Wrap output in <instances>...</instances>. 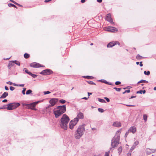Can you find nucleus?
I'll return each instance as SVG.
<instances>
[{
    "instance_id": "f257e3e1",
    "label": "nucleus",
    "mask_w": 156,
    "mask_h": 156,
    "mask_svg": "<svg viewBox=\"0 0 156 156\" xmlns=\"http://www.w3.org/2000/svg\"><path fill=\"white\" fill-rule=\"evenodd\" d=\"M69 120V117L66 114H64L59 122V124L61 128L64 130H67V124Z\"/></svg>"
},
{
    "instance_id": "f03ea898",
    "label": "nucleus",
    "mask_w": 156,
    "mask_h": 156,
    "mask_svg": "<svg viewBox=\"0 0 156 156\" xmlns=\"http://www.w3.org/2000/svg\"><path fill=\"white\" fill-rule=\"evenodd\" d=\"M85 125H80L75 132V138L77 139H80L83 135L85 132Z\"/></svg>"
},
{
    "instance_id": "7ed1b4c3",
    "label": "nucleus",
    "mask_w": 156,
    "mask_h": 156,
    "mask_svg": "<svg viewBox=\"0 0 156 156\" xmlns=\"http://www.w3.org/2000/svg\"><path fill=\"white\" fill-rule=\"evenodd\" d=\"M121 132V129L118 130L116 133L115 136L112 139L111 146L112 148H115L119 144Z\"/></svg>"
},
{
    "instance_id": "20e7f679",
    "label": "nucleus",
    "mask_w": 156,
    "mask_h": 156,
    "mask_svg": "<svg viewBox=\"0 0 156 156\" xmlns=\"http://www.w3.org/2000/svg\"><path fill=\"white\" fill-rule=\"evenodd\" d=\"M20 105V104L18 103H10L7 105L6 109L8 110H13Z\"/></svg>"
},
{
    "instance_id": "39448f33",
    "label": "nucleus",
    "mask_w": 156,
    "mask_h": 156,
    "mask_svg": "<svg viewBox=\"0 0 156 156\" xmlns=\"http://www.w3.org/2000/svg\"><path fill=\"white\" fill-rule=\"evenodd\" d=\"M55 109L58 111L59 112H60L62 113L63 114L66 111V106L64 105L62 106H58Z\"/></svg>"
},
{
    "instance_id": "423d86ee",
    "label": "nucleus",
    "mask_w": 156,
    "mask_h": 156,
    "mask_svg": "<svg viewBox=\"0 0 156 156\" xmlns=\"http://www.w3.org/2000/svg\"><path fill=\"white\" fill-rule=\"evenodd\" d=\"M52 71L51 69H47L43 70L40 73V74L44 75H47L51 74L52 73Z\"/></svg>"
},
{
    "instance_id": "0eeeda50",
    "label": "nucleus",
    "mask_w": 156,
    "mask_h": 156,
    "mask_svg": "<svg viewBox=\"0 0 156 156\" xmlns=\"http://www.w3.org/2000/svg\"><path fill=\"white\" fill-rule=\"evenodd\" d=\"M30 66L33 68H39L40 67H44V66L41 65L38 63L35 62H33L30 64Z\"/></svg>"
},
{
    "instance_id": "6e6552de",
    "label": "nucleus",
    "mask_w": 156,
    "mask_h": 156,
    "mask_svg": "<svg viewBox=\"0 0 156 156\" xmlns=\"http://www.w3.org/2000/svg\"><path fill=\"white\" fill-rule=\"evenodd\" d=\"M116 44L119 45L120 43L118 41H117L111 42L108 44L107 47L108 48H111Z\"/></svg>"
},
{
    "instance_id": "1a4fd4ad",
    "label": "nucleus",
    "mask_w": 156,
    "mask_h": 156,
    "mask_svg": "<svg viewBox=\"0 0 156 156\" xmlns=\"http://www.w3.org/2000/svg\"><path fill=\"white\" fill-rule=\"evenodd\" d=\"M107 31L112 32H115L118 31V30L116 28L112 27H108L106 30Z\"/></svg>"
},
{
    "instance_id": "9d476101",
    "label": "nucleus",
    "mask_w": 156,
    "mask_h": 156,
    "mask_svg": "<svg viewBox=\"0 0 156 156\" xmlns=\"http://www.w3.org/2000/svg\"><path fill=\"white\" fill-rule=\"evenodd\" d=\"M58 99L57 98H52L49 101V103L51 104L49 105V106H54L58 101Z\"/></svg>"
},
{
    "instance_id": "9b49d317",
    "label": "nucleus",
    "mask_w": 156,
    "mask_h": 156,
    "mask_svg": "<svg viewBox=\"0 0 156 156\" xmlns=\"http://www.w3.org/2000/svg\"><path fill=\"white\" fill-rule=\"evenodd\" d=\"M53 113L55 117L56 118H58V117L60 116L61 115L63 114L62 113L60 112H59L55 108L54 109Z\"/></svg>"
},
{
    "instance_id": "f8f14e48",
    "label": "nucleus",
    "mask_w": 156,
    "mask_h": 156,
    "mask_svg": "<svg viewBox=\"0 0 156 156\" xmlns=\"http://www.w3.org/2000/svg\"><path fill=\"white\" fill-rule=\"evenodd\" d=\"M34 103H32L30 104H28V107H25L27 108L31 109L32 110H36V109L35 108V105Z\"/></svg>"
},
{
    "instance_id": "ddd939ff",
    "label": "nucleus",
    "mask_w": 156,
    "mask_h": 156,
    "mask_svg": "<svg viewBox=\"0 0 156 156\" xmlns=\"http://www.w3.org/2000/svg\"><path fill=\"white\" fill-rule=\"evenodd\" d=\"M106 20L107 21H108L111 23H113L112 21V19L111 17V15L110 13L108 14L107 15L106 17Z\"/></svg>"
},
{
    "instance_id": "4468645a",
    "label": "nucleus",
    "mask_w": 156,
    "mask_h": 156,
    "mask_svg": "<svg viewBox=\"0 0 156 156\" xmlns=\"http://www.w3.org/2000/svg\"><path fill=\"white\" fill-rule=\"evenodd\" d=\"M114 126L119 127L121 126V123L119 122H114L112 125Z\"/></svg>"
},
{
    "instance_id": "2eb2a0df",
    "label": "nucleus",
    "mask_w": 156,
    "mask_h": 156,
    "mask_svg": "<svg viewBox=\"0 0 156 156\" xmlns=\"http://www.w3.org/2000/svg\"><path fill=\"white\" fill-rule=\"evenodd\" d=\"M129 132H132L133 133H135L136 131V128L134 126L131 127L129 129Z\"/></svg>"
},
{
    "instance_id": "dca6fc26",
    "label": "nucleus",
    "mask_w": 156,
    "mask_h": 156,
    "mask_svg": "<svg viewBox=\"0 0 156 156\" xmlns=\"http://www.w3.org/2000/svg\"><path fill=\"white\" fill-rule=\"evenodd\" d=\"M79 120L77 118H75L73 120H72L70 122H72V124H74V126H75L78 121Z\"/></svg>"
},
{
    "instance_id": "f3484780",
    "label": "nucleus",
    "mask_w": 156,
    "mask_h": 156,
    "mask_svg": "<svg viewBox=\"0 0 156 156\" xmlns=\"http://www.w3.org/2000/svg\"><path fill=\"white\" fill-rule=\"evenodd\" d=\"M8 95V93L7 92H5L0 96V98H5Z\"/></svg>"
},
{
    "instance_id": "a211bd4d",
    "label": "nucleus",
    "mask_w": 156,
    "mask_h": 156,
    "mask_svg": "<svg viewBox=\"0 0 156 156\" xmlns=\"http://www.w3.org/2000/svg\"><path fill=\"white\" fill-rule=\"evenodd\" d=\"M76 118H77L78 119H81L83 118V113L80 112L78 113L77 114V116Z\"/></svg>"
},
{
    "instance_id": "6ab92c4d",
    "label": "nucleus",
    "mask_w": 156,
    "mask_h": 156,
    "mask_svg": "<svg viewBox=\"0 0 156 156\" xmlns=\"http://www.w3.org/2000/svg\"><path fill=\"white\" fill-rule=\"evenodd\" d=\"M12 61H10L9 62V63L8 66V69H11V67L14 66V63H13V62Z\"/></svg>"
},
{
    "instance_id": "aec40b11",
    "label": "nucleus",
    "mask_w": 156,
    "mask_h": 156,
    "mask_svg": "<svg viewBox=\"0 0 156 156\" xmlns=\"http://www.w3.org/2000/svg\"><path fill=\"white\" fill-rule=\"evenodd\" d=\"M12 62L13 63H14V64H15L18 66H20V63L18 61H17L16 60H14V61H12Z\"/></svg>"
},
{
    "instance_id": "412c9836",
    "label": "nucleus",
    "mask_w": 156,
    "mask_h": 156,
    "mask_svg": "<svg viewBox=\"0 0 156 156\" xmlns=\"http://www.w3.org/2000/svg\"><path fill=\"white\" fill-rule=\"evenodd\" d=\"M72 122H70L69 123V128L71 129H72L74 127V124H72Z\"/></svg>"
},
{
    "instance_id": "4be33fe9",
    "label": "nucleus",
    "mask_w": 156,
    "mask_h": 156,
    "mask_svg": "<svg viewBox=\"0 0 156 156\" xmlns=\"http://www.w3.org/2000/svg\"><path fill=\"white\" fill-rule=\"evenodd\" d=\"M32 91L31 90L29 89L27 90V91L26 92V94L27 95L30 94H32Z\"/></svg>"
},
{
    "instance_id": "5701e85b",
    "label": "nucleus",
    "mask_w": 156,
    "mask_h": 156,
    "mask_svg": "<svg viewBox=\"0 0 156 156\" xmlns=\"http://www.w3.org/2000/svg\"><path fill=\"white\" fill-rule=\"evenodd\" d=\"M144 57H142V56H140V55L138 54L136 57V58L137 59H141L143 58Z\"/></svg>"
},
{
    "instance_id": "b1692460",
    "label": "nucleus",
    "mask_w": 156,
    "mask_h": 156,
    "mask_svg": "<svg viewBox=\"0 0 156 156\" xmlns=\"http://www.w3.org/2000/svg\"><path fill=\"white\" fill-rule=\"evenodd\" d=\"M83 77L85 78L88 79H90L93 78V76H83Z\"/></svg>"
},
{
    "instance_id": "393cba45",
    "label": "nucleus",
    "mask_w": 156,
    "mask_h": 156,
    "mask_svg": "<svg viewBox=\"0 0 156 156\" xmlns=\"http://www.w3.org/2000/svg\"><path fill=\"white\" fill-rule=\"evenodd\" d=\"M98 101L101 103H106V101L103 99L98 98Z\"/></svg>"
},
{
    "instance_id": "a878e982",
    "label": "nucleus",
    "mask_w": 156,
    "mask_h": 156,
    "mask_svg": "<svg viewBox=\"0 0 156 156\" xmlns=\"http://www.w3.org/2000/svg\"><path fill=\"white\" fill-rule=\"evenodd\" d=\"M8 6L9 7H14L15 8H17V7L15 5H14L12 4V3H9L8 4Z\"/></svg>"
},
{
    "instance_id": "bb28decb",
    "label": "nucleus",
    "mask_w": 156,
    "mask_h": 156,
    "mask_svg": "<svg viewBox=\"0 0 156 156\" xmlns=\"http://www.w3.org/2000/svg\"><path fill=\"white\" fill-rule=\"evenodd\" d=\"M23 71H24L26 73L29 75H30V74H31V73L30 72H29L26 68H24L23 69Z\"/></svg>"
},
{
    "instance_id": "cd10ccee",
    "label": "nucleus",
    "mask_w": 156,
    "mask_h": 156,
    "mask_svg": "<svg viewBox=\"0 0 156 156\" xmlns=\"http://www.w3.org/2000/svg\"><path fill=\"white\" fill-rule=\"evenodd\" d=\"M98 81H100L102 83H104L106 84L108 83V82H107L106 80H99Z\"/></svg>"
},
{
    "instance_id": "c85d7f7f",
    "label": "nucleus",
    "mask_w": 156,
    "mask_h": 156,
    "mask_svg": "<svg viewBox=\"0 0 156 156\" xmlns=\"http://www.w3.org/2000/svg\"><path fill=\"white\" fill-rule=\"evenodd\" d=\"M118 153H119V154H120L122 151V147H120L118 148Z\"/></svg>"
},
{
    "instance_id": "c756f323",
    "label": "nucleus",
    "mask_w": 156,
    "mask_h": 156,
    "mask_svg": "<svg viewBox=\"0 0 156 156\" xmlns=\"http://www.w3.org/2000/svg\"><path fill=\"white\" fill-rule=\"evenodd\" d=\"M24 56L26 58H27L30 57V55L28 54L25 53L24 55Z\"/></svg>"
},
{
    "instance_id": "7c9ffc66",
    "label": "nucleus",
    "mask_w": 156,
    "mask_h": 156,
    "mask_svg": "<svg viewBox=\"0 0 156 156\" xmlns=\"http://www.w3.org/2000/svg\"><path fill=\"white\" fill-rule=\"evenodd\" d=\"M147 116L146 114H144L143 115V119L146 122L147 119Z\"/></svg>"
},
{
    "instance_id": "2f4dec72",
    "label": "nucleus",
    "mask_w": 156,
    "mask_h": 156,
    "mask_svg": "<svg viewBox=\"0 0 156 156\" xmlns=\"http://www.w3.org/2000/svg\"><path fill=\"white\" fill-rule=\"evenodd\" d=\"M147 82H148V81H147L146 80H141L140 81H139L138 82V83H147Z\"/></svg>"
},
{
    "instance_id": "473e14b6",
    "label": "nucleus",
    "mask_w": 156,
    "mask_h": 156,
    "mask_svg": "<svg viewBox=\"0 0 156 156\" xmlns=\"http://www.w3.org/2000/svg\"><path fill=\"white\" fill-rule=\"evenodd\" d=\"M59 102L62 104H64L66 103V101L63 99H61L59 101Z\"/></svg>"
},
{
    "instance_id": "72a5a7b5",
    "label": "nucleus",
    "mask_w": 156,
    "mask_h": 156,
    "mask_svg": "<svg viewBox=\"0 0 156 156\" xmlns=\"http://www.w3.org/2000/svg\"><path fill=\"white\" fill-rule=\"evenodd\" d=\"M144 73L147 75H149L150 74V72L149 71L147 72L146 71H145L144 72Z\"/></svg>"
},
{
    "instance_id": "f704fd0d",
    "label": "nucleus",
    "mask_w": 156,
    "mask_h": 156,
    "mask_svg": "<svg viewBox=\"0 0 156 156\" xmlns=\"http://www.w3.org/2000/svg\"><path fill=\"white\" fill-rule=\"evenodd\" d=\"M87 83L90 84H91V85H92V84H94V85H96V84L94 82H93L92 81H88L87 82Z\"/></svg>"
},
{
    "instance_id": "c9c22d12",
    "label": "nucleus",
    "mask_w": 156,
    "mask_h": 156,
    "mask_svg": "<svg viewBox=\"0 0 156 156\" xmlns=\"http://www.w3.org/2000/svg\"><path fill=\"white\" fill-rule=\"evenodd\" d=\"M98 110L99 112H103L104 111L103 109L101 108H98Z\"/></svg>"
},
{
    "instance_id": "e433bc0d",
    "label": "nucleus",
    "mask_w": 156,
    "mask_h": 156,
    "mask_svg": "<svg viewBox=\"0 0 156 156\" xmlns=\"http://www.w3.org/2000/svg\"><path fill=\"white\" fill-rule=\"evenodd\" d=\"M139 142L138 141H136L134 142V144L133 145V146H134V147H135L138 144Z\"/></svg>"
},
{
    "instance_id": "4c0bfd02",
    "label": "nucleus",
    "mask_w": 156,
    "mask_h": 156,
    "mask_svg": "<svg viewBox=\"0 0 156 156\" xmlns=\"http://www.w3.org/2000/svg\"><path fill=\"white\" fill-rule=\"evenodd\" d=\"M26 88H23V90L22 91V94H23V95H24L25 94V91L26 90Z\"/></svg>"
},
{
    "instance_id": "58836bf2",
    "label": "nucleus",
    "mask_w": 156,
    "mask_h": 156,
    "mask_svg": "<svg viewBox=\"0 0 156 156\" xmlns=\"http://www.w3.org/2000/svg\"><path fill=\"white\" fill-rule=\"evenodd\" d=\"M30 75L32 77H33L34 78H35L37 76V75L35 74H34L31 73V74H30Z\"/></svg>"
},
{
    "instance_id": "ea45409f",
    "label": "nucleus",
    "mask_w": 156,
    "mask_h": 156,
    "mask_svg": "<svg viewBox=\"0 0 156 156\" xmlns=\"http://www.w3.org/2000/svg\"><path fill=\"white\" fill-rule=\"evenodd\" d=\"M6 107H7V105H4L2 107H0V109H5V108L6 109Z\"/></svg>"
},
{
    "instance_id": "a19ab883",
    "label": "nucleus",
    "mask_w": 156,
    "mask_h": 156,
    "mask_svg": "<svg viewBox=\"0 0 156 156\" xmlns=\"http://www.w3.org/2000/svg\"><path fill=\"white\" fill-rule=\"evenodd\" d=\"M113 89H115L116 90L118 91H120V90L121 89V88H117L116 87H114L113 88Z\"/></svg>"
},
{
    "instance_id": "79ce46f5",
    "label": "nucleus",
    "mask_w": 156,
    "mask_h": 156,
    "mask_svg": "<svg viewBox=\"0 0 156 156\" xmlns=\"http://www.w3.org/2000/svg\"><path fill=\"white\" fill-rule=\"evenodd\" d=\"M143 92V90H140L139 91H137L136 94H142V93Z\"/></svg>"
},
{
    "instance_id": "37998d69",
    "label": "nucleus",
    "mask_w": 156,
    "mask_h": 156,
    "mask_svg": "<svg viewBox=\"0 0 156 156\" xmlns=\"http://www.w3.org/2000/svg\"><path fill=\"white\" fill-rule=\"evenodd\" d=\"M130 92V90H126L124 92H123V94H124L126 93H129Z\"/></svg>"
},
{
    "instance_id": "c03bdc74",
    "label": "nucleus",
    "mask_w": 156,
    "mask_h": 156,
    "mask_svg": "<svg viewBox=\"0 0 156 156\" xmlns=\"http://www.w3.org/2000/svg\"><path fill=\"white\" fill-rule=\"evenodd\" d=\"M109 151L106 152L105 154V156H109Z\"/></svg>"
},
{
    "instance_id": "a18cd8bd",
    "label": "nucleus",
    "mask_w": 156,
    "mask_h": 156,
    "mask_svg": "<svg viewBox=\"0 0 156 156\" xmlns=\"http://www.w3.org/2000/svg\"><path fill=\"white\" fill-rule=\"evenodd\" d=\"M51 93L49 91H44V94H50Z\"/></svg>"
},
{
    "instance_id": "49530a36",
    "label": "nucleus",
    "mask_w": 156,
    "mask_h": 156,
    "mask_svg": "<svg viewBox=\"0 0 156 156\" xmlns=\"http://www.w3.org/2000/svg\"><path fill=\"white\" fill-rule=\"evenodd\" d=\"M121 82L120 81H116L115 82V84L116 85H118L121 84Z\"/></svg>"
},
{
    "instance_id": "de8ad7c7",
    "label": "nucleus",
    "mask_w": 156,
    "mask_h": 156,
    "mask_svg": "<svg viewBox=\"0 0 156 156\" xmlns=\"http://www.w3.org/2000/svg\"><path fill=\"white\" fill-rule=\"evenodd\" d=\"M22 105L23 106H26V107H28V104H26V103H22Z\"/></svg>"
},
{
    "instance_id": "09e8293b",
    "label": "nucleus",
    "mask_w": 156,
    "mask_h": 156,
    "mask_svg": "<svg viewBox=\"0 0 156 156\" xmlns=\"http://www.w3.org/2000/svg\"><path fill=\"white\" fill-rule=\"evenodd\" d=\"M104 99H105L107 102H109L110 101V100L107 97H105Z\"/></svg>"
},
{
    "instance_id": "8fccbe9b",
    "label": "nucleus",
    "mask_w": 156,
    "mask_h": 156,
    "mask_svg": "<svg viewBox=\"0 0 156 156\" xmlns=\"http://www.w3.org/2000/svg\"><path fill=\"white\" fill-rule=\"evenodd\" d=\"M15 89V88L11 86L10 87V89L12 91Z\"/></svg>"
},
{
    "instance_id": "3c124183",
    "label": "nucleus",
    "mask_w": 156,
    "mask_h": 156,
    "mask_svg": "<svg viewBox=\"0 0 156 156\" xmlns=\"http://www.w3.org/2000/svg\"><path fill=\"white\" fill-rule=\"evenodd\" d=\"M135 147H134V146H132L130 149V150L131 151H132Z\"/></svg>"
},
{
    "instance_id": "603ef678",
    "label": "nucleus",
    "mask_w": 156,
    "mask_h": 156,
    "mask_svg": "<svg viewBox=\"0 0 156 156\" xmlns=\"http://www.w3.org/2000/svg\"><path fill=\"white\" fill-rule=\"evenodd\" d=\"M129 130H128V131H127V132L126 133V134H125V137H127V136L128 135V133H129Z\"/></svg>"
},
{
    "instance_id": "864d4df0",
    "label": "nucleus",
    "mask_w": 156,
    "mask_h": 156,
    "mask_svg": "<svg viewBox=\"0 0 156 156\" xmlns=\"http://www.w3.org/2000/svg\"><path fill=\"white\" fill-rule=\"evenodd\" d=\"M6 83L7 84H9L10 85H11L12 84V83L11 82H10V81L7 82Z\"/></svg>"
},
{
    "instance_id": "5fc2aeb1",
    "label": "nucleus",
    "mask_w": 156,
    "mask_h": 156,
    "mask_svg": "<svg viewBox=\"0 0 156 156\" xmlns=\"http://www.w3.org/2000/svg\"><path fill=\"white\" fill-rule=\"evenodd\" d=\"M10 1L11 2H13V3H14V4H17V3L16 2H15L13 0H10Z\"/></svg>"
},
{
    "instance_id": "6e6d98bb",
    "label": "nucleus",
    "mask_w": 156,
    "mask_h": 156,
    "mask_svg": "<svg viewBox=\"0 0 156 156\" xmlns=\"http://www.w3.org/2000/svg\"><path fill=\"white\" fill-rule=\"evenodd\" d=\"M3 102H7V99H4L2 101Z\"/></svg>"
},
{
    "instance_id": "4d7b16f0",
    "label": "nucleus",
    "mask_w": 156,
    "mask_h": 156,
    "mask_svg": "<svg viewBox=\"0 0 156 156\" xmlns=\"http://www.w3.org/2000/svg\"><path fill=\"white\" fill-rule=\"evenodd\" d=\"M5 89L6 90H9V88H8V87H7L6 86H5Z\"/></svg>"
},
{
    "instance_id": "13d9d810",
    "label": "nucleus",
    "mask_w": 156,
    "mask_h": 156,
    "mask_svg": "<svg viewBox=\"0 0 156 156\" xmlns=\"http://www.w3.org/2000/svg\"><path fill=\"white\" fill-rule=\"evenodd\" d=\"M126 105L127 106H128V107H133V106H134V105Z\"/></svg>"
},
{
    "instance_id": "bf43d9fd",
    "label": "nucleus",
    "mask_w": 156,
    "mask_h": 156,
    "mask_svg": "<svg viewBox=\"0 0 156 156\" xmlns=\"http://www.w3.org/2000/svg\"><path fill=\"white\" fill-rule=\"evenodd\" d=\"M140 66L141 67L142 66H143L142 62H140Z\"/></svg>"
},
{
    "instance_id": "052dcab7",
    "label": "nucleus",
    "mask_w": 156,
    "mask_h": 156,
    "mask_svg": "<svg viewBox=\"0 0 156 156\" xmlns=\"http://www.w3.org/2000/svg\"><path fill=\"white\" fill-rule=\"evenodd\" d=\"M92 93H88V98H89V96H90V95H91Z\"/></svg>"
},
{
    "instance_id": "680f3d73",
    "label": "nucleus",
    "mask_w": 156,
    "mask_h": 156,
    "mask_svg": "<svg viewBox=\"0 0 156 156\" xmlns=\"http://www.w3.org/2000/svg\"><path fill=\"white\" fill-rule=\"evenodd\" d=\"M130 87H130L128 86V87H126L124 88H123V89H127V88H130Z\"/></svg>"
},
{
    "instance_id": "e2e57ef3",
    "label": "nucleus",
    "mask_w": 156,
    "mask_h": 156,
    "mask_svg": "<svg viewBox=\"0 0 156 156\" xmlns=\"http://www.w3.org/2000/svg\"><path fill=\"white\" fill-rule=\"evenodd\" d=\"M51 0H45L44 2H48L49 1H51Z\"/></svg>"
},
{
    "instance_id": "0e129e2a",
    "label": "nucleus",
    "mask_w": 156,
    "mask_h": 156,
    "mask_svg": "<svg viewBox=\"0 0 156 156\" xmlns=\"http://www.w3.org/2000/svg\"><path fill=\"white\" fill-rule=\"evenodd\" d=\"M85 2V0H81V2L82 3H83Z\"/></svg>"
},
{
    "instance_id": "69168bd1",
    "label": "nucleus",
    "mask_w": 156,
    "mask_h": 156,
    "mask_svg": "<svg viewBox=\"0 0 156 156\" xmlns=\"http://www.w3.org/2000/svg\"><path fill=\"white\" fill-rule=\"evenodd\" d=\"M24 84H21L19 85V86H20V87H23L24 86Z\"/></svg>"
},
{
    "instance_id": "338daca9",
    "label": "nucleus",
    "mask_w": 156,
    "mask_h": 156,
    "mask_svg": "<svg viewBox=\"0 0 156 156\" xmlns=\"http://www.w3.org/2000/svg\"><path fill=\"white\" fill-rule=\"evenodd\" d=\"M39 102V101H37V102H33L34 103V104H35V105L36 106V105L37 104H38V102Z\"/></svg>"
},
{
    "instance_id": "774afa93",
    "label": "nucleus",
    "mask_w": 156,
    "mask_h": 156,
    "mask_svg": "<svg viewBox=\"0 0 156 156\" xmlns=\"http://www.w3.org/2000/svg\"><path fill=\"white\" fill-rule=\"evenodd\" d=\"M97 1L99 3H101L102 2V0H97Z\"/></svg>"
}]
</instances>
